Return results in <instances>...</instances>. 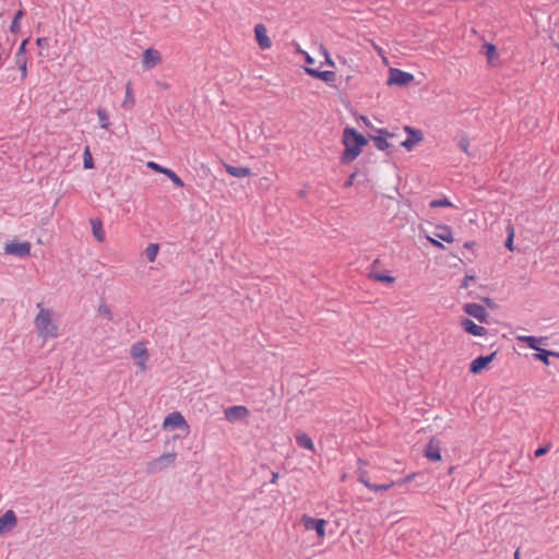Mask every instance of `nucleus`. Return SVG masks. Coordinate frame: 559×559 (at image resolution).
Here are the masks:
<instances>
[{
	"mask_svg": "<svg viewBox=\"0 0 559 559\" xmlns=\"http://www.w3.org/2000/svg\"><path fill=\"white\" fill-rule=\"evenodd\" d=\"M342 144L344 146V151L340 156V162L347 165L354 162L361 154L362 148L368 144V140L356 129L346 127L342 133Z\"/></svg>",
	"mask_w": 559,
	"mask_h": 559,
	"instance_id": "obj_1",
	"label": "nucleus"
},
{
	"mask_svg": "<svg viewBox=\"0 0 559 559\" xmlns=\"http://www.w3.org/2000/svg\"><path fill=\"white\" fill-rule=\"evenodd\" d=\"M39 311L34 319V325L38 336L43 340L56 338L59 336V326L53 320L52 312L49 309L41 308L38 304Z\"/></svg>",
	"mask_w": 559,
	"mask_h": 559,
	"instance_id": "obj_2",
	"label": "nucleus"
},
{
	"mask_svg": "<svg viewBox=\"0 0 559 559\" xmlns=\"http://www.w3.org/2000/svg\"><path fill=\"white\" fill-rule=\"evenodd\" d=\"M130 355L141 371L147 370L148 350L144 342H136L130 348Z\"/></svg>",
	"mask_w": 559,
	"mask_h": 559,
	"instance_id": "obj_3",
	"label": "nucleus"
},
{
	"mask_svg": "<svg viewBox=\"0 0 559 559\" xmlns=\"http://www.w3.org/2000/svg\"><path fill=\"white\" fill-rule=\"evenodd\" d=\"M177 460V453L175 451L164 453L153 461L147 463V469L152 473L163 471L175 464Z\"/></svg>",
	"mask_w": 559,
	"mask_h": 559,
	"instance_id": "obj_4",
	"label": "nucleus"
},
{
	"mask_svg": "<svg viewBox=\"0 0 559 559\" xmlns=\"http://www.w3.org/2000/svg\"><path fill=\"white\" fill-rule=\"evenodd\" d=\"M301 523L307 531H316L317 536L322 540L325 537L326 521L324 519H314L310 515H302Z\"/></svg>",
	"mask_w": 559,
	"mask_h": 559,
	"instance_id": "obj_5",
	"label": "nucleus"
},
{
	"mask_svg": "<svg viewBox=\"0 0 559 559\" xmlns=\"http://www.w3.org/2000/svg\"><path fill=\"white\" fill-rule=\"evenodd\" d=\"M414 80V75L412 73L402 71L400 69L391 68L389 70V76L386 84L388 85H399L405 86L408 85Z\"/></svg>",
	"mask_w": 559,
	"mask_h": 559,
	"instance_id": "obj_6",
	"label": "nucleus"
},
{
	"mask_svg": "<svg viewBox=\"0 0 559 559\" xmlns=\"http://www.w3.org/2000/svg\"><path fill=\"white\" fill-rule=\"evenodd\" d=\"M164 429H185L187 432L189 431V425L186 421L185 417L179 412H173L164 418L163 421Z\"/></svg>",
	"mask_w": 559,
	"mask_h": 559,
	"instance_id": "obj_7",
	"label": "nucleus"
},
{
	"mask_svg": "<svg viewBox=\"0 0 559 559\" xmlns=\"http://www.w3.org/2000/svg\"><path fill=\"white\" fill-rule=\"evenodd\" d=\"M160 62H162V55L157 49L150 47L144 50L143 57H142V64L145 70L153 69Z\"/></svg>",
	"mask_w": 559,
	"mask_h": 559,
	"instance_id": "obj_8",
	"label": "nucleus"
},
{
	"mask_svg": "<svg viewBox=\"0 0 559 559\" xmlns=\"http://www.w3.org/2000/svg\"><path fill=\"white\" fill-rule=\"evenodd\" d=\"M4 251L8 254L25 258V257H28L31 253V243L27 241H24V242L13 241L5 246Z\"/></svg>",
	"mask_w": 559,
	"mask_h": 559,
	"instance_id": "obj_9",
	"label": "nucleus"
},
{
	"mask_svg": "<svg viewBox=\"0 0 559 559\" xmlns=\"http://www.w3.org/2000/svg\"><path fill=\"white\" fill-rule=\"evenodd\" d=\"M17 524V516L13 510L5 511L0 516V535L11 532Z\"/></svg>",
	"mask_w": 559,
	"mask_h": 559,
	"instance_id": "obj_10",
	"label": "nucleus"
},
{
	"mask_svg": "<svg viewBox=\"0 0 559 559\" xmlns=\"http://www.w3.org/2000/svg\"><path fill=\"white\" fill-rule=\"evenodd\" d=\"M463 310L466 314L477 319L480 322H487L488 312L481 305L475 302L465 304Z\"/></svg>",
	"mask_w": 559,
	"mask_h": 559,
	"instance_id": "obj_11",
	"label": "nucleus"
},
{
	"mask_svg": "<svg viewBox=\"0 0 559 559\" xmlns=\"http://www.w3.org/2000/svg\"><path fill=\"white\" fill-rule=\"evenodd\" d=\"M404 130L409 134V136L403 141L401 145L409 152L423 141V134L419 130H415L408 126H406Z\"/></svg>",
	"mask_w": 559,
	"mask_h": 559,
	"instance_id": "obj_12",
	"label": "nucleus"
},
{
	"mask_svg": "<svg viewBox=\"0 0 559 559\" xmlns=\"http://www.w3.org/2000/svg\"><path fill=\"white\" fill-rule=\"evenodd\" d=\"M254 38L262 50L271 48L272 41L267 35V29L263 24H258L254 27Z\"/></svg>",
	"mask_w": 559,
	"mask_h": 559,
	"instance_id": "obj_13",
	"label": "nucleus"
},
{
	"mask_svg": "<svg viewBox=\"0 0 559 559\" xmlns=\"http://www.w3.org/2000/svg\"><path fill=\"white\" fill-rule=\"evenodd\" d=\"M496 356V353H491L490 355L488 356H479L477 358H475L471 365H469V371L473 373V374H478L480 373L484 369H486L488 367V365L493 360Z\"/></svg>",
	"mask_w": 559,
	"mask_h": 559,
	"instance_id": "obj_14",
	"label": "nucleus"
},
{
	"mask_svg": "<svg viewBox=\"0 0 559 559\" xmlns=\"http://www.w3.org/2000/svg\"><path fill=\"white\" fill-rule=\"evenodd\" d=\"M359 481L366 486L367 488L373 490V491H381V490H388L390 488H392L393 486L396 485V481H390L388 484H382V485H376V484H371L369 478H368V473L366 471H360L359 472V477H358Z\"/></svg>",
	"mask_w": 559,
	"mask_h": 559,
	"instance_id": "obj_15",
	"label": "nucleus"
},
{
	"mask_svg": "<svg viewBox=\"0 0 559 559\" xmlns=\"http://www.w3.org/2000/svg\"><path fill=\"white\" fill-rule=\"evenodd\" d=\"M461 325L467 333L474 336H485L487 333V330L484 326L476 324L471 319H463L461 321Z\"/></svg>",
	"mask_w": 559,
	"mask_h": 559,
	"instance_id": "obj_16",
	"label": "nucleus"
},
{
	"mask_svg": "<svg viewBox=\"0 0 559 559\" xmlns=\"http://www.w3.org/2000/svg\"><path fill=\"white\" fill-rule=\"evenodd\" d=\"M516 340L519 342L525 343L530 348L538 352L542 349L540 345L546 344V337H536L531 335H518Z\"/></svg>",
	"mask_w": 559,
	"mask_h": 559,
	"instance_id": "obj_17",
	"label": "nucleus"
},
{
	"mask_svg": "<svg viewBox=\"0 0 559 559\" xmlns=\"http://www.w3.org/2000/svg\"><path fill=\"white\" fill-rule=\"evenodd\" d=\"M305 71L309 75H311V76H313L316 79H319V80H321V81H323L325 83H333L335 81V79H336V74L333 71H318V70H316L313 68H310V67H306Z\"/></svg>",
	"mask_w": 559,
	"mask_h": 559,
	"instance_id": "obj_18",
	"label": "nucleus"
},
{
	"mask_svg": "<svg viewBox=\"0 0 559 559\" xmlns=\"http://www.w3.org/2000/svg\"><path fill=\"white\" fill-rule=\"evenodd\" d=\"M425 456L433 462L441 461V452L439 442L435 439H431L426 447Z\"/></svg>",
	"mask_w": 559,
	"mask_h": 559,
	"instance_id": "obj_19",
	"label": "nucleus"
},
{
	"mask_svg": "<svg viewBox=\"0 0 559 559\" xmlns=\"http://www.w3.org/2000/svg\"><path fill=\"white\" fill-rule=\"evenodd\" d=\"M433 235L436 238L448 243H452L454 241L453 233L451 228L447 225H438L436 227Z\"/></svg>",
	"mask_w": 559,
	"mask_h": 559,
	"instance_id": "obj_20",
	"label": "nucleus"
},
{
	"mask_svg": "<svg viewBox=\"0 0 559 559\" xmlns=\"http://www.w3.org/2000/svg\"><path fill=\"white\" fill-rule=\"evenodd\" d=\"M296 442L300 448L309 450L311 452L316 451L314 443L312 439L305 432L298 431L295 436Z\"/></svg>",
	"mask_w": 559,
	"mask_h": 559,
	"instance_id": "obj_21",
	"label": "nucleus"
},
{
	"mask_svg": "<svg viewBox=\"0 0 559 559\" xmlns=\"http://www.w3.org/2000/svg\"><path fill=\"white\" fill-rule=\"evenodd\" d=\"M245 416L243 406H233L225 411V418L228 421H236L242 419Z\"/></svg>",
	"mask_w": 559,
	"mask_h": 559,
	"instance_id": "obj_22",
	"label": "nucleus"
},
{
	"mask_svg": "<svg viewBox=\"0 0 559 559\" xmlns=\"http://www.w3.org/2000/svg\"><path fill=\"white\" fill-rule=\"evenodd\" d=\"M134 104H135V99H134L133 91H132L131 85L128 84L126 87V95L121 103V106L126 109H132L134 107Z\"/></svg>",
	"mask_w": 559,
	"mask_h": 559,
	"instance_id": "obj_23",
	"label": "nucleus"
},
{
	"mask_svg": "<svg viewBox=\"0 0 559 559\" xmlns=\"http://www.w3.org/2000/svg\"><path fill=\"white\" fill-rule=\"evenodd\" d=\"M92 231L98 242H103L105 240V231L100 221H92Z\"/></svg>",
	"mask_w": 559,
	"mask_h": 559,
	"instance_id": "obj_24",
	"label": "nucleus"
},
{
	"mask_svg": "<svg viewBox=\"0 0 559 559\" xmlns=\"http://www.w3.org/2000/svg\"><path fill=\"white\" fill-rule=\"evenodd\" d=\"M550 356L559 357V353L542 348L534 355L535 359L543 361L546 366H549V364H550L549 362Z\"/></svg>",
	"mask_w": 559,
	"mask_h": 559,
	"instance_id": "obj_25",
	"label": "nucleus"
},
{
	"mask_svg": "<svg viewBox=\"0 0 559 559\" xmlns=\"http://www.w3.org/2000/svg\"><path fill=\"white\" fill-rule=\"evenodd\" d=\"M369 278L373 280L376 282L388 283V284H393L395 282V277H393L390 274H385V273L373 272V273L369 274Z\"/></svg>",
	"mask_w": 559,
	"mask_h": 559,
	"instance_id": "obj_26",
	"label": "nucleus"
},
{
	"mask_svg": "<svg viewBox=\"0 0 559 559\" xmlns=\"http://www.w3.org/2000/svg\"><path fill=\"white\" fill-rule=\"evenodd\" d=\"M96 114L98 117V122H99L100 128L104 130H108L110 122H109L108 115H107L106 110L103 108H98Z\"/></svg>",
	"mask_w": 559,
	"mask_h": 559,
	"instance_id": "obj_27",
	"label": "nucleus"
},
{
	"mask_svg": "<svg viewBox=\"0 0 559 559\" xmlns=\"http://www.w3.org/2000/svg\"><path fill=\"white\" fill-rule=\"evenodd\" d=\"M159 251L157 243H150L145 249V255L150 262H154Z\"/></svg>",
	"mask_w": 559,
	"mask_h": 559,
	"instance_id": "obj_28",
	"label": "nucleus"
},
{
	"mask_svg": "<svg viewBox=\"0 0 559 559\" xmlns=\"http://www.w3.org/2000/svg\"><path fill=\"white\" fill-rule=\"evenodd\" d=\"M24 15V12L22 10H19L15 15H14V19L10 25V31L12 33H17L20 32V28H21V25H20V21L21 19L23 17Z\"/></svg>",
	"mask_w": 559,
	"mask_h": 559,
	"instance_id": "obj_29",
	"label": "nucleus"
},
{
	"mask_svg": "<svg viewBox=\"0 0 559 559\" xmlns=\"http://www.w3.org/2000/svg\"><path fill=\"white\" fill-rule=\"evenodd\" d=\"M83 165L85 169L94 168L93 156L88 146L85 147L83 153Z\"/></svg>",
	"mask_w": 559,
	"mask_h": 559,
	"instance_id": "obj_30",
	"label": "nucleus"
},
{
	"mask_svg": "<svg viewBox=\"0 0 559 559\" xmlns=\"http://www.w3.org/2000/svg\"><path fill=\"white\" fill-rule=\"evenodd\" d=\"M224 167H225L226 171L234 177L240 178V177L245 176V168H242V167H234L228 164H224Z\"/></svg>",
	"mask_w": 559,
	"mask_h": 559,
	"instance_id": "obj_31",
	"label": "nucleus"
},
{
	"mask_svg": "<svg viewBox=\"0 0 559 559\" xmlns=\"http://www.w3.org/2000/svg\"><path fill=\"white\" fill-rule=\"evenodd\" d=\"M16 63L19 64L20 71H21V78L24 80L27 75V60L26 57H21L20 59H16Z\"/></svg>",
	"mask_w": 559,
	"mask_h": 559,
	"instance_id": "obj_32",
	"label": "nucleus"
},
{
	"mask_svg": "<svg viewBox=\"0 0 559 559\" xmlns=\"http://www.w3.org/2000/svg\"><path fill=\"white\" fill-rule=\"evenodd\" d=\"M430 207H448V206H452V203L449 199L447 198H443L441 200H433L430 202Z\"/></svg>",
	"mask_w": 559,
	"mask_h": 559,
	"instance_id": "obj_33",
	"label": "nucleus"
},
{
	"mask_svg": "<svg viewBox=\"0 0 559 559\" xmlns=\"http://www.w3.org/2000/svg\"><path fill=\"white\" fill-rule=\"evenodd\" d=\"M165 176H167L173 181V183L176 185L177 187H179V188L183 187V181L171 169H168Z\"/></svg>",
	"mask_w": 559,
	"mask_h": 559,
	"instance_id": "obj_34",
	"label": "nucleus"
},
{
	"mask_svg": "<svg viewBox=\"0 0 559 559\" xmlns=\"http://www.w3.org/2000/svg\"><path fill=\"white\" fill-rule=\"evenodd\" d=\"M146 166H147L150 169H152V170H154V171H156V173H159V174H164V175H166L167 170L169 169V168L163 167V166H160L159 164H157V163H155V162H152V160H151V162H147V163H146Z\"/></svg>",
	"mask_w": 559,
	"mask_h": 559,
	"instance_id": "obj_35",
	"label": "nucleus"
},
{
	"mask_svg": "<svg viewBox=\"0 0 559 559\" xmlns=\"http://www.w3.org/2000/svg\"><path fill=\"white\" fill-rule=\"evenodd\" d=\"M374 143L378 150L384 151L389 147V143L385 136H377L374 138Z\"/></svg>",
	"mask_w": 559,
	"mask_h": 559,
	"instance_id": "obj_36",
	"label": "nucleus"
},
{
	"mask_svg": "<svg viewBox=\"0 0 559 559\" xmlns=\"http://www.w3.org/2000/svg\"><path fill=\"white\" fill-rule=\"evenodd\" d=\"M27 43H28V39H24V40L21 43V45H20V47H19V50H17V52H16V59H20L21 57H25V56H24V53H25V51H26V45H27Z\"/></svg>",
	"mask_w": 559,
	"mask_h": 559,
	"instance_id": "obj_37",
	"label": "nucleus"
},
{
	"mask_svg": "<svg viewBox=\"0 0 559 559\" xmlns=\"http://www.w3.org/2000/svg\"><path fill=\"white\" fill-rule=\"evenodd\" d=\"M485 47H486V55H487V57L489 59H491L496 55V52H497V49H496L495 45L487 44Z\"/></svg>",
	"mask_w": 559,
	"mask_h": 559,
	"instance_id": "obj_38",
	"label": "nucleus"
},
{
	"mask_svg": "<svg viewBox=\"0 0 559 559\" xmlns=\"http://www.w3.org/2000/svg\"><path fill=\"white\" fill-rule=\"evenodd\" d=\"M550 447L549 445H546V447H539L538 449L535 450L534 452V455L535 457H540L543 455H545L546 453H548Z\"/></svg>",
	"mask_w": 559,
	"mask_h": 559,
	"instance_id": "obj_39",
	"label": "nucleus"
},
{
	"mask_svg": "<svg viewBox=\"0 0 559 559\" xmlns=\"http://www.w3.org/2000/svg\"><path fill=\"white\" fill-rule=\"evenodd\" d=\"M427 240L435 247L439 248V249H443V245L438 240V238H433V237H430V236H427L426 237Z\"/></svg>",
	"mask_w": 559,
	"mask_h": 559,
	"instance_id": "obj_40",
	"label": "nucleus"
},
{
	"mask_svg": "<svg viewBox=\"0 0 559 559\" xmlns=\"http://www.w3.org/2000/svg\"><path fill=\"white\" fill-rule=\"evenodd\" d=\"M299 53H302L305 56V61L307 64H313L314 63V60L313 58L306 51L301 50V49H298L297 50Z\"/></svg>",
	"mask_w": 559,
	"mask_h": 559,
	"instance_id": "obj_41",
	"label": "nucleus"
},
{
	"mask_svg": "<svg viewBox=\"0 0 559 559\" xmlns=\"http://www.w3.org/2000/svg\"><path fill=\"white\" fill-rule=\"evenodd\" d=\"M356 175H357V173H353V174L349 175V177L347 178V180L344 183L345 188H349V187H352L354 185Z\"/></svg>",
	"mask_w": 559,
	"mask_h": 559,
	"instance_id": "obj_42",
	"label": "nucleus"
},
{
	"mask_svg": "<svg viewBox=\"0 0 559 559\" xmlns=\"http://www.w3.org/2000/svg\"><path fill=\"white\" fill-rule=\"evenodd\" d=\"M506 247L511 251L513 250V229H511V231L509 234V237L506 241Z\"/></svg>",
	"mask_w": 559,
	"mask_h": 559,
	"instance_id": "obj_43",
	"label": "nucleus"
},
{
	"mask_svg": "<svg viewBox=\"0 0 559 559\" xmlns=\"http://www.w3.org/2000/svg\"><path fill=\"white\" fill-rule=\"evenodd\" d=\"M474 280H475V277H474L473 275H466V276L464 277L463 282H462L461 287H462V288H468V286H469V282H471V281H474Z\"/></svg>",
	"mask_w": 559,
	"mask_h": 559,
	"instance_id": "obj_44",
	"label": "nucleus"
},
{
	"mask_svg": "<svg viewBox=\"0 0 559 559\" xmlns=\"http://www.w3.org/2000/svg\"><path fill=\"white\" fill-rule=\"evenodd\" d=\"M416 477V473L408 474L404 479L396 481V485H402L412 481Z\"/></svg>",
	"mask_w": 559,
	"mask_h": 559,
	"instance_id": "obj_45",
	"label": "nucleus"
},
{
	"mask_svg": "<svg viewBox=\"0 0 559 559\" xmlns=\"http://www.w3.org/2000/svg\"><path fill=\"white\" fill-rule=\"evenodd\" d=\"M324 55H325V57H326V63H328L329 66L333 67V66H334V61L330 58V56H329V53H328V51H326V50H324Z\"/></svg>",
	"mask_w": 559,
	"mask_h": 559,
	"instance_id": "obj_46",
	"label": "nucleus"
},
{
	"mask_svg": "<svg viewBox=\"0 0 559 559\" xmlns=\"http://www.w3.org/2000/svg\"><path fill=\"white\" fill-rule=\"evenodd\" d=\"M475 247L474 241H467L464 243V248L472 250Z\"/></svg>",
	"mask_w": 559,
	"mask_h": 559,
	"instance_id": "obj_47",
	"label": "nucleus"
},
{
	"mask_svg": "<svg viewBox=\"0 0 559 559\" xmlns=\"http://www.w3.org/2000/svg\"><path fill=\"white\" fill-rule=\"evenodd\" d=\"M46 41L47 39L45 37H39L36 39V45L43 46Z\"/></svg>",
	"mask_w": 559,
	"mask_h": 559,
	"instance_id": "obj_48",
	"label": "nucleus"
},
{
	"mask_svg": "<svg viewBox=\"0 0 559 559\" xmlns=\"http://www.w3.org/2000/svg\"><path fill=\"white\" fill-rule=\"evenodd\" d=\"M277 479H278V473L273 472V473H272V479H271V483H272V484H275V483L277 481Z\"/></svg>",
	"mask_w": 559,
	"mask_h": 559,
	"instance_id": "obj_49",
	"label": "nucleus"
},
{
	"mask_svg": "<svg viewBox=\"0 0 559 559\" xmlns=\"http://www.w3.org/2000/svg\"><path fill=\"white\" fill-rule=\"evenodd\" d=\"M461 147H462V150H463L464 152H466V153H467L468 142H467V141L462 142V143H461Z\"/></svg>",
	"mask_w": 559,
	"mask_h": 559,
	"instance_id": "obj_50",
	"label": "nucleus"
},
{
	"mask_svg": "<svg viewBox=\"0 0 559 559\" xmlns=\"http://www.w3.org/2000/svg\"><path fill=\"white\" fill-rule=\"evenodd\" d=\"M521 558V554H520V550H515L514 552V559H520Z\"/></svg>",
	"mask_w": 559,
	"mask_h": 559,
	"instance_id": "obj_51",
	"label": "nucleus"
},
{
	"mask_svg": "<svg viewBox=\"0 0 559 559\" xmlns=\"http://www.w3.org/2000/svg\"><path fill=\"white\" fill-rule=\"evenodd\" d=\"M555 46H556V48H558V49H559V44H556Z\"/></svg>",
	"mask_w": 559,
	"mask_h": 559,
	"instance_id": "obj_52",
	"label": "nucleus"
},
{
	"mask_svg": "<svg viewBox=\"0 0 559 559\" xmlns=\"http://www.w3.org/2000/svg\"><path fill=\"white\" fill-rule=\"evenodd\" d=\"M555 46H556V48H558V49H559V44H556Z\"/></svg>",
	"mask_w": 559,
	"mask_h": 559,
	"instance_id": "obj_53",
	"label": "nucleus"
}]
</instances>
